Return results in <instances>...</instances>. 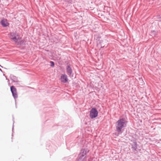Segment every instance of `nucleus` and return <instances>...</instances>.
Listing matches in <instances>:
<instances>
[{
	"mask_svg": "<svg viewBox=\"0 0 161 161\" xmlns=\"http://www.w3.org/2000/svg\"><path fill=\"white\" fill-rule=\"evenodd\" d=\"M61 80L62 82L66 83L68 80L67 75L65 74L62 75L61 76Z\"/></svg>",
	"mask_w": 161,
	"mask_h": 161,
	"instance_id": "obj_7",
	"label": "nucleus"
},
{
	"mask_svg": "<svg viewBox=\"0 0 161 161\" xmlns=\"http://www.w3.org/2000/svg\"><path fill=\"white\" fill-rule=\"evenodd\" d=\"M8 82H9V80H8Z\"/></svg>",
	"mask_w": 161,
	"mask_h": 161,
	"instance_id": "obj_15",
	"label": "nucleus"
},
{
	"mask_svg": "<svg viewBox=\"0 0 161 161\" xmlns=\"http://www.w3.org/2000/svg\"><path fill=\"white\" fill-rule=\"evenodd\" d=\"M10 90L15 100L18 97L16 88L14 86H12L10 87Z\"/></svg>",
	"mask_w": 161,
	"mask_h": 161,
	"instance_id": "obj_6",
	"label": "nucleus"
},
{
	"mask_svg": "<svg viewBox=\"0 0 161 161\" xmlns=\"http://www.w3.org/2000/svg\"><path fill=\"white\" fill-rule=\"evenodd\" d=\"M0 66L1 67L3 68V67L1 65H0Z\"/></svg>",
	"mask_w": 161,
	"mask_h": 161,
	"instance_id": "obj_16",
	"label": "nucleus"
},
{
	"mask_svg": "<svg viewBox=\"0 0 161 161\" xmlns=\"http://www.w3.org/2000/svg\"><path fill=\"white\" fill-rule=\"evenodd\" d=\"M127 121L124 118L119 119L117 122V126H116L117 131L119 133H121L122 129L125 127L126 125Z\"/></svg>",
	"mask_w": 161,
	"mask_h": 161,
	"instance_id": "obj_3",
	"label": "nucleus"
},
{
	"mask_svg": "<svg viewBox=\"0 0 161 161\" xmlns=\"http://www.w3.org/2000/svg\"><path fill=\"white\" fill-rule=\"evenodd\" d=\"M12 80V81L13 82L18 83V79L17 77L14 75H13L11 74L9 77Z\"/></svg>",
	"mask_w": 161,
	"mask_h": 161,
	"instance_id": "obj_8",
	"label": "nucleus"
},
{
	"mask_svg": "<svg viewBox=\"0 0 161 161\" xmlns=\"http://www.w3.org/2000/svg\"><path fill=\"white\" fill-rule=\"evenodd\" d=\"M98 112L96 108H93L90 111V117L91 119L97 117L98 115Z\"/></svg>",
	"mask_w": 161,
	"mask_h": 161,
	"instance_id": "obj_4",
	"label": "nucleus"
},
{
	"mask_svg": "<svg viewBox=\"0 0 161 161\" xmlns=\"http://www.w3.org/2000/svg\"><path fill=\"white\" fill-rule=\"evenodd\" d=\"M66 72L69 77L70 78L73 77V71L69 65H67L66 67Z\"/></svg>",
	"mask_w": 161,
	"mask_h": 161,
	"instance_id": "obj_5",
	"label": "nucleus"
},
{
	"mask_svg": "<svg viewBox=\"0 0 161 161\" xmlns=\"http://www.w3.org/2000/svg\"><path fill=\"white\" fill-rule=\"evenodd\" d=\"M13 120H14V118H13ZM13 121V127H12V131L13 132V130H14V120Z\"/></svg>",
	"mask_w": 161,
	"mask_h": 161,
	"instance_id": "obj_13",
	"label": "nucleus"
},
{
	"mask_svg": "<svg viewBox=\"0 0 161 161\" xmlns=\"http://www.w3.org/2000/svg\"><path fill=\"white\" fill-rule=\"evenodd\" d=\"M9 38L17 45H21L25 44V40L21 39L18 33L16 31L11 32L10 33Z\"/></svg>",
	"mask_w": 161,
	"mask_h": 161,
	"instance_id": "obj_1",
	"label": "nucleus"
},
{
	"mask_svg": "<svg viewBox=\"0 0 161 161\" xmlns=\"http://www.w3.org/2000/svg\"><path fill=\"white\" fill-rule=\"evenodd\" d=\"M50 63L51 64V66L52 67H53L54 66V63L52 61H50Z\"/></svg>",
	"mask_w": 161,
	"mask_h": 161,
	"instance_id": "obj_12",
	"label": "nucleus"
},
{
	"mask_svg": "<svg viewBox=\"0 0 161 161\" xmlns=\"http://www.w3.org/2000/svg\"><path fill=\"white\" fill-rule=\"evenodd\" d=\"M131 149L133 151L135 152L136 150L137 144L136 141L134 142L133 143L130 144Z\"/></svg>",
	"mask_w": 161,
	"mask_h": 161,
	"instance_id": "obj_9",
	"label": "nucleus"
},
{
	"mask_svg": "<svg viewBox=\"0 0 161 161\" xmlns=\"http://www.w3.org/2000/svg\"><path fill=\"white\" fill-rule=\"evenodd\" d=\"M5 77L6 78V80H7V78L6 77V76Z\"/></svg>",
	"mask_w": 161,
	"mask_h": 161,
	"instance_id": "obj_17",
	"label": "nucleus"
},
{
	"mask_svg": "<svg viewBox=\"0 0 161 161\" xmlns=\"http://www.w3.org/2000/svg\"><path fill=\"white\" fill-rule=\"evenodd\" d=\"M0 71L1 72H2V70L1 69H0Z\"/></svg>",
	"mask_w": 161,
	"mask_h": 161,
	"instance_id": "obj_14",
	"label": "nucleus"
},
{
	"mask_svg": "<svg viewBox=\"0 0 161 161\" xmlns=\"http://www.w3.org/2000/svg\"><path fill=\"white\" fill-rule=\"evenodd\" d=\"M1 23L2 25L4 27H6L9 25V23L7 22L6 20H2L1 21Z\"/></svg>",
	"mask_w": 161,
	"mask_h": 161,
	"instance_id": "obj_10",
	"label": "nucleus"
},
{
	"mask_svg": "<svg viewBox=\"0 0 161 161\" xmlns=\"http://www.w3.org/2000/svg\"><path fill=\"white\" fill-rule=\"evenodd\" d=\"M89 149L82 148L80 151L76 161H86L87 154L89 152Z\"/></svg>",
	"mask_w": 161,
	"mask_h": 161,
	"instance_id": "obj_2",
	"label": "nucleus"
},
{
	"mask_svg": "<svg viewBox=\"0 0 161 161\" xmlns=\"http://www.w3.org/2000/svg\"><path fill=\"white\" fill-rule=\"evenodd\" d=\"M157 32L155 31H152L151 32V35L153 37L156 36L157 35Z\"/></svg>",
	"mask_w": 161,
	"mask_h": 161,
	"instance_id": "obj_11",
	"label": "nucleus"
}]
</instances>
